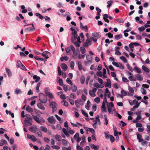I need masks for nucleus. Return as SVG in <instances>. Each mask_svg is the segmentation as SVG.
<instances>
[{"label": "nucleus", "instance_id": "nucleus-1", "mask_svg": "<svg viewBox=\"0 0 150 150\" xmlns=\"http://www.w3.org/2000/svg\"><path fill=\"white\" fill-rule=\"evenodd\" d=\"M26 118L25 119L24 122L26 123V125L30 126L32 125V118L31 117V116L28 114H26Z\"/></svg>", "mask_w": 150, "mask_h": 150}, {"label": "nucleus", "instance_id": "nucleus-2", "mask_svg": "<svg viewBox=\"0 0 150 150\" xmlns=\"http://www.w3.org/2000/svg\"><path fill=\"white\" fill-rule=\"evenodd\" d=\"M39 100L42 103H45L47 101V97L43 94L40 93L39 94Z\"/></svg>", "mask_w": 150, "mask_h": 150}, {"label": "nucleus", "instance_id": "nucleus-3", "mask_svg": "<svg viewBox=\"0 0 150 150\" xmlns=\"http://www.w3.org/2000/svg\"><path fill=\"white\" fill-rule=\"evenodd\" d=\"M34 119L38 123H41V122L44 123L45 122L44 119L42 117H40V118L36 116L33 117Z\"/></svg>", "mask_w": 150, "mask_h": 150}, {"label": "nucleus", "instance_id": "nucleus-4", "mask_svg": "<svg viewBox=\"0 0 150 150\" xmlns=\"http://www.w3.org/2000/svg\"><path fill=\"white\" fill-rule=\"evenodd\" d=\"M31 25H32V27H29L25 28V32L27 33L33 31L35 30V28L34 27L33 24L32 23Z\"/></svg>", "mask_w": 150, "mask_h": 150}, {"label": "nucleus", "instance_id": "nucleus-5", "mask_svg": "<svg viewBox=\"0 0 150 150\" xmlns=\"http://www.w3.org/2000/svg\"><path fill=\"white\" fill-rule=\"evenodd\" d=\"M57 106L56 103L54 101L51 102L50 104V107L52 109V112H54V110L55 111L57 110L56 108Z\"/></svg>", "mask_w": 150, "mask_h": 150}, {"label": "nucleus", "instance_id": "nucleus-6", "mask_svg": "<svg viewBox=\"0 0 150 150\" xmlns=\"http://www.w3.org/2000/svg\"><path fill=\"white\" fill-rule=\"evenodd\" d=\"M50 52L48 51H45L43 52L42 54V55L45 57V59H48V56L50 55Z\"/></svg>", "mask_w": 150, "mask_h": 150}, {"label": "nucleus", "instance_id": "nucleus-7", "mask_svg": "<svg viewBox=\"0 0 150 150\" xmlns=\"http://www.w3.org/2000/svg\"><path fill=\"white\" fill-rule=\"evenodd\" d=\"M47 120L48 122L50 123H55L56 120L53 116L48 117Z\"/></svg>", "mask_w": 150, "mask_h": 150}, {"label": "nucleus", "instance_id": "nucleus-8", "mask_svg": "<svg viewBox=\"0 0 150 150\" xmlns=\"http://www.w3.org/2000/svg\"><path fill=\"white\" fill-rule=\"evenodd\" d=\"M86 59L88 61L90 64H91L92 63V61L93 60V57L90 54H88L86 56Z\"/></svg>", "mask_w": 150, "mask_h": 150}, {"label": "nucleus", "instance_id": "nucleus-9", "mask_svg": "<svg viewBox=\"0 0 150 150\" xmlns=\"http://www.w3.org/2000/svg\"><path fill=\"white\" fill-rule=\"evenodd\" d=\"M80 28H81L82 30L85 29L84 31L85 32H87L88 31V28L87 25H86L84 26L81 22H80Z\"/></svg>", "mask_w": 150, "mask_h": 150}, {"label": "nucleus", "instance_id": "nucleus-10", "mask_svg": "<svg viewBox=\"0 0 150 150\" xmlns=\"http://www.w3.org/2000/svg\"><path fill=\"white\" fill-rule=\"evenodd\" d=\"M135 76L137 79V80L139 81H142L143 79V77L139 74H136L135 75Z\"/></svg>", "mask_w": 150, "mask_h": 150}, {"label": "nucleus", "instance_id": "nucleus-11", "mask_svg": "<svg viewBox=\"0 0 150 150\" xmlns=\"http://www.w3.org/2000/svg\"><path fill=\"white\" fill-rule=\"evenodd\" d=\"M90 147L92 149H93L94 150H98L99 148V146H95L93 144H92L90 145Z\"/></svg>", "mask_w": 150, "mask_h": 150}, {"label": "nucleus", "instance_id": "nucleus-12", "mask_svg": "<svg viewBox=\"0 0 150 150\" xmlns=\"http://www.w3.org/2000/svg\"><path fill=\"white\" fill-rule=\"evenodd\" d=\"M61 68L64 71H66L67 69V66L65 64L62 63L61 64Z\"/></svg>", "mask_w": 150, "mask_h": 150}, {"label": "nucleus", "instance_id": "nucleus-13", "mask_svg": "<svg viewBox=\"0 0 150 150\" xmlns=\"http://www.w3.org/2000/svg\"><path fill=\"white\" fill-rule=\"evenodd\" d=\"M37 105L38 107L40 109L44 110H45V107L43 106V105L41 103H38L37 104Z\"/></svg>", "mask_w": 150, "mask_h": 150}, {"label": "nucleus", "instance_id": "nucleus-14", "mask_svg": "<svg viewBox=\"0 0 150 150\" xmlns=\"http://www.w3.org/2000/svg\"><path fill=\"white\" fill-rule=\"evenodd\" d=\"M71 46H73L72 45H70V46H69V47H67L65 48V50L66 52L67 53H69L71 52V51H72V49L71 48Z\"/></svg>", "mask_w": 150, "mask_h": 150}, {"label": "nucleus", "instance_id": "nucleus-15", "mask_svg": "<svg viewBox=\"0 0 150 150\" xmlns=\"http://www.w3.org/2000/svg\"><path fill=\"white\" fill-rule=\"evenodd\" d=\"M99 33H94L92 34V35L94 37L97 38H100L101 35H100Z\"/></svg>", "mask_w": 150, "mask_h": 150}, {"label": "nucleus", "instance_id": "nucleus-16", "mask_svg": "<svg viewBox=\"0 0 150 150\" xmlns=\"http://www.w3.org/2000/svg\"><path fill=\"white\" fill-rule=\"evenodd\" d=\"M34 79H35V82H37L39 81L40 79V78L39 76H38L36 75H34L33 77Z\"/></svg>", "mask_w": 150, "mask_h": 150}, {"label": "nucleus", "instance_id": "nucleus-17", "mask_svg": "<svg viewBox=\"0 0 150 150\" xmlns=\"http://www.w3.org/2000/svg\"><path fill=\"white\" fill-rule=\"evenodd\" d=\"M78 66L79 68V69L80 71L82 70V65L81 62L79 61L78 62Z\"/></svg>", "mask_w": 150, "mask_h": 150}, {"label": "nucleus", "instance_id": "nucleus-18", "mask_svg": "<svg viewBox=\"0 0 150 150\" xmlns=\"http://www.w3.org/2000/svg\"><path fill=\"white\" fill-rule=\"evenodd\" d=\"M128 78L130 81H135L137 80L136 78V77H134L133 75L129 76Z\"/></svg>", "mask_w": 150, "mask_h": 150}, {"label": "nucleus", "instance_id": "nucleus-19", "mask_svg": "<svg viewBox=\"0 0 150 150\" xmlns=\"http://www.w3.org/2000/svg\"><path fill=\"white\" fill-rule=\"evenodd\" d=\"M26 110L28 112H33V109L29 106H27L26 107Z\"/></svg>", "mask_w": 150, "mask_h": 150}, {"label": "nucleus", "instance_id": "nucleus-20", "mask_svg": "<svg viewBox=\"0 0 150 150\" xmlns=\"http://www.w3.org/2000/svg\"><path fill=\"white\" fill-rule=\"evenodd\" d=\"M40 129L42 131L45 133L47 131V129L45 127L42 126L40 127Z\"/></svg>", "mask_w": 150, "mask_h": 150}, {"label": "nucleus", "instance_id": "nucleus-21", "mask_svg": "<svg viewBox=\"0 0 150 150\" xmlns=\"http://www.w3.org/2000/svg\"><path fill=\"white\" fill-rule=\"evenodd\" d=\"M34 58L35 59H36L38 60L43 61L44 62H45L46 61V59H45L39 58L37 56H35L34 57Z\"/></svg>", "mask_w": 150, "mask_h": 150}, {"label": "nucleus", "instance_id": "nucleus-22", "mask_svg": "<svg viewBox=\"0 0 150 150\" xmlns=\"http://www.w3.org/2000/svg\"><path fill=\"white\" fill-rule=\"evenodd\" d=\"M6 70L7 74L9 76H11L12 75V73L10 70L8 68H6Z\"/></svg>", "mask_w": 150, "mask_h": 150}, {"label": "nucleus", "instance_id": "nucleus-23", "mask_svg": "<svg viewBox=\"0 0 150 150\" xmlns=\"http://www.w3.org/2000/svg\"><path fill=\"white\" fill-rule=\"evenodd\" d=\"M142 69L144 70V71L146 72H149V69L147 68L144 65H143L142 67Z\"/></svg>", "mask_w": 150, "mask_h": 150}, {"label": "nucleus", "instance_id": "nucleus-24", "mask_svg": "<svg viewBox=\"0 0 150 150\" xmlns=\"http://www.w3.org/2000/svg\"><path fill=\"white\" fill-rule=\"evenodd\" d=\"M80 49L81 53L82 54L85 53L86 52V49L83 47H81L80 48Z\"/></svg>", "mask_w": 150, "mask_h": 150}, {"label": "nucleus", "instance_id": "nucleus-25", "mask_svg": "<svg viewBox=\"0 0 150 150\" xmlns=\"http://www.w3.org/2000/svg\"><path fill=\"white\" fill-rule=\"evenodd\" d=\"M116 21L117 22L120 23H123L124 22V20L122 18H119L115 19Z\"/></svg>", "mask_w": 150, "mask_h": 150}, {"label": "nucleus", "instance_id": "nucleus-26", "mask_svg": "<svg viewBox=\"0 0 150 150\" xmlns=\"http://www.w3.org/2000/svg\"><path fill=\"white\" fill-rule=\"evenodd\" d=\"M87 105L85 106L87 110H89V108L90 107L91 103L89 100H88L87 102Z\"/></svg>", "mask_w": 150, "mask_h": 150}, {"label": "nucleus", "instance_id": "nucleus-27", "mask_svg": "<svg viewBox=\"0 0 150 150\" xmlns=\"http://www.w3.org/2000/svg\"><path fill=\"white\" fill-rule=\"evenodd\" d=\"M62 103L64 105L67 107L68 106V103L67 101L64 100H62Z\"/></svg>", "mask_w": 150, "mask_h": 150}, {"label": "nucleus", "instance_id": "nucleus-28", "mask_svg": "<svg viewBox=\"0 0 150 150\" xmlns=\"http://www.w3.org/2000/svg\"><path fill=\"white\" fill-rule=\"evenodd\" d=\"M75 101L77 102L78 104H79L81 105H83V102L82 100L81 99H79L77 100H76Z\"/></svg>", "mask_w": 150, "mask_h": 150}, {"label": "nucleus", "instance_id": "nucleus-29", "mask_svg": "<svg viewBox=\"0 0 150 150\" xmlns=\"http://www.w3.org/2000/svg\"><path fill=\"white\" fill-rule=\"evenodd\" d=\"M71 123L72 126H73L74 127H79V126H78L77 124L78 125H80V126H82V125L81 124L79 123V122H77L76 124H74L73 123L71 122Z\"/></svg>", "mask_w": 150, "mask_h": 150}, {"label": "nucleus", "instance_id": "nucleus-30", "mask_svg": "<svg viewBox=\"0 0 150 150\" xmlns=\"http://www.w3.org/2000/svg\"><path fill=\"white\" fill-rule=\"evenodd\" d=\"M135 70L136 71V72L138 73H142V71L141 70L138 68L137 67H135L134 68Z\"/></svg>", "mask_w": 150, "mask_h": 150}, {"label": "nucleus", "instance_id": "nucleus-31", "mask_svg": "<svg viewBox=\"0 0 150 150\" xmlns=\"http://www.w3.org/2000/svg\"><path fill=\"white\" fill-rule=\"evenodd\" d=\"M67 61L68 60V58L67 56L62 57L60 58V60L61 61H63L64 60Z\"/></svg>", "mask_w": 150, "mask_h": 150}, {"label": "nucleus", "instance_id": "nucleus-32", "mask_svg": "<svg viewBox=\"0 0 150 150\" xmlns=\"http://www.w3.org/2000/svg\"><path fill=\"white\" fill-rule=\"evenodd\" d=\"M70 66L72 69H74V61H71L70 63Z\"/></svg>", "mask_w": 150, "mask_h": 150}, {"label": "nucleus", "instance_id": "nucleus-33", "mask_svg": "<svg viewBox=\"0 0 150 150\" xmlns=\"http://www.w3.org/2000/svg\"><path fill=\"white\" fill-rule=\"evenodd\" d=\"M122 37V35H116L115 36V38L117 40H118Z\"/></svg>", "mask_w": 150, "mask_h": 150}, {"label": "nucleus", "instance_id": "nucleus-34", "mask_svg": "<svg viewBox=\"0 0 150 150\" xmlns=\"http://www.w3.org/2000/svg\"><path fill=\"white\" fill-rule=\"evenodd\" d=\"M62 142L64 146H66L67 144V142L65 139H62Z\"/></svg>", "mask_w": 150, "mask_h": 150}, {"label": "nucleus", "instance_id": "nucleus-35", "mask_svg": "<svg viewBox=\"0 0 150 150\" xmlns=\"http://www.w3.org/2000/svg\"><path fill=\"white\" fill-rule=\"evenodd\" d=\"M120 59L122 60V61H123V62L125 63H126L127 62V60L126 58L124 56H121L120 57Z\"/></svg>", "mask_w": 150, "mask_h": 150}, {"label": "nucleus", "instance_id": "nucleus-36", "mask_svg": "<svg viewBox=\"0 0 150 150\" xmlns=\"http://www.w3.org/2000/svg\"><path fill=\"white\" fill-rule=\"evenodd\" d=\"M22 64L20 61L18 60L17 61L16 67L17 68L20 67L21 65Z\"/></svg>", "mask_w": 150, "mask_h": 150}, {"label": "nucleus", "instance_id": "nucleus-37", "mask_svg": "<svg viewBox=\"0 0 150 150\" xmlns=\"http://www.w3.org/2000/svg\"><path fill=\"white\" fill-rule=\"evenodd\" d=\"M141 91L143 94L145 95L146 94V90L144 88H142L141 89Z\"/></svg>", "mask_w": 150, "mask_h": 150}, {"label": "nucleus", "instance_id": "nucleus-38", "mask_svg": "<svg viewBox=\"0 0 150 150\" xmlns=\"http://www.w3.org/2000/svg\"><path fill=\"white\" fill-rule=\"evenodd\" d=\"M95 102H96L97 103H98L100 102V100L99 98V97H97L95 98L94 100Z\"/></svg>", "mask_w": 150, "mask_h": 150}, {"label": "nucleus", "instance_id": "nucleus-39", "mask_svg": "<svg viewBox=\"0 0 150 150\" xmlns=\"http://www.w3.org/2000/svg\"><path fill=\"white\" fill-rule=\"evenodd\" d=\"M29 130L32 132L35 133V130L34 129V128L33 127H30L29 128Z\"/></svg>", "mask_w": 150, "mask_h": 150}, {"label": "nucleus", "instance_id": "nucleus-40", "mask_svg": "<svg viewBox=\"0 0 150 150\" xmlns=\"http://www.w3.org/2000/svg\"><path fill=\"white\" fill-rule=\"evenodd\" d=\"M51 147L53 149H56L57 150H59L60 148L59 146L57 145L52 146Z\"/></svg>", "mask_w": 150, "mask_h": 150}, {"label": "nucleus", "instance_id": "nucleus-41", "mask_svg": "<svg viewBox=\"0 0 150 150\" xmlns=\"http://www.w3.org/2000/svg\"><path fill=\"white\" fill-rule=\"evenodd\" d=\"M60 136L59 135L56 134L55 135V138L57 141H60Z\"/></svg>", "mask_w": 150, "mask_h": 150}, {"label": "nucleus", "instance_id": "nucleus-42", "mask_svg": "<svg viewBox=\"0 0 150 150\" xmlns=\"http://www.w3.org/2000/svg\"><path fill=\"white\" fill-rule=\"evenodd\" d=\"M112 2H113L112 1L110 0V1H108L107 2V4H108V5L107 6V7L108 8H109L111 6L112 4Z\"/></svg>", "mask_w": 150, "mask_h": 150}, {"label": "nucleus", "instance_id": "nucleus-43", "mask_svg": "<svg viewBox=\"0 0 150 150\" xmlns=\"http://www.w3.org/2000/svg\"><path fill=\"white\" fill-rule=\"evenodd\" d=\"M71 48L72 49V51L73 52V55H77V54L76 52L75 51V49L74 46H71Z\"/></svg>", "mask_w": 150, "mask_h": 150}, {"label": "nucleus", "instance_id": "nucleus-44", "mask_svg": "<svg viewBox=\"0 0 150 150\" xmlns=\"http://www.w3.org/2000/svg\"><path fill=\"white\" fill-rule=\"evenodd\" d=\"M107 106L108 109V111L109 113H110L111 112L112 108L110 107V105H109V104H107Z\"/></svg>", "mask_w": 150, "mask_h": 150}, {"label": "nucleus", "instance_id": "nucleus-45", "mask_svg": "<svg viewBox=\"0 0 150 150\" xmlns=\"http://www.w3.org/2000/svg\"><path fill=\"white\" fill-rule=\"evenodd\" d=\"M72 42L75 45V46L77 47H80V43H79V42H74L72 41Z\"/></svg>", "mask_w": 150, "mask_h": 150}, {"label": "nucleus", "instance_id": "nucleus-46", "mask_svg": "<svg viewBox=\"0 0 150 150\" xmlns=\"http://www.w3.org/2000/svg\"><path fill=\"white\" fill-rule=\"evenodd\" d=\"M92 110L95 111L97 109V106L95 104L93 105L92 107Z\"/></svg>", "mask_w": 150, "mask_h": 150}, {"label": "nucleus", "instance_id": "nucleus-47", "mask_svg": "<svg viewBox=\"0 0 150 150\" xmlns=\"http://www.w3.org/2000/svg\"><path fill=\"white\" fill-rule=\"evenodd\" d=\"M82 113L83 115L85 117H88V115L87 113H86L84 110H81Z\"/></svg>", "mask_w": 150, "mask_h": 150}, {"label": "nucleus", "instance_id": "nucleus-48", "mask_svg": "<svg viewBox=\"0 0 150 150\" xmlns=\"http://www.w3.org/2000/svg\"><path fill=\"white\" fill-rule=\"evenodd\" d=\"M46 95L50 98L52 99L54 98V96L52 94L50 93H48Z\"/></svg>", "mask_w": 150, "mask_h": 150}, {"label": "nucleus", "instance_id": "nucleus-49", "mask_svg": "<svg viewBox=\"0 0 150 150\" xmlns=\"http://www.w3.org/2000/svg\"><path fill=\"white\" fill-rule=\"evenodd\" d=\"M121 93L123 96H126L127 95V92L123 89L121 90Z\"/></svg>", "mask_w": 150, "mask_h": 150}, {"label": "nucleus", "instance_id": "nucleus-50", "mask_svg": "<svg viewBox=\"0 0 150 150\" xmlns=\"http://www.w3.org/2000/svg\"><path fill=\"white\" fill-rule=\"evenodd\" d=\"M110 139L111 143H112L115 141V138L112 135H110Z\"/></svg>", "mask_w": 150, "mask_h": 150}, {"label": "nucleus", "instance_id": "nucleus-51", "mask_svg": "<svg viewBox=\"0 0 150 150\" xmlns=\"http://www.w3.org/2000/svg\"><path fill=\"white\" fill-rule=\"evenodd\" d=\"M36 16L38 17L39 18L41 19H42L43 18V17L39 13H36L35 14Z\"/></svg>", "mask_w": 150, "mask_h": 150}, {"label": "nucleus", "instance_id": "nucleus-52", "mask_svg": "<svg viewBox=\"0 0 150 150\" xmlns=\"http://www.w3.org/2000/svg\"><path fill=\"white\" fill-rule=\"evenodd\" d=\"M77 88L76 86L74 85L73 87L71 88L72 91L74 92H75L76 91Z\"/></svg>", "mask_w": 150, "mask_h": 150}, {"label": "nucleus", "instance_id": "nucleus-53", "mask_svg": "<svg viewBox=\"0 0 150 150\" xmlns=\"http://www.w3.org/2000/svg\"><path fill=\"white\" fill-rule=\"evenodd\" d=\"M127 66L128 69L130 71H133L132 68L130 66L129 64H127Z\"/></svg>", "mask_w": 150, "mask_h": 150}, {"label": "nucleus", "instance_id": "nucleus-54", "mask_svg": "<svg viewBox=\"0 0 150 150\" xmlns=\"http://www.w3.org/2000/svg\"><path fill=\"white\" fill-rule=\"evenodd\" d=\"M86 42L89 45H91L92 44V42L91 41V40L89 39H87L86 40Z\"/></svg>", "mask_w": 150, "mask_h": 150}, {"label": "nucleus", "instance_id": "nucleus-55", "mask_svg": "<svg viewBox=\"0 0 150 150\" xmlns=\"http://www.w3.org/2000/svg\"><path fill=\"white\" fill-rule=\"evenodd\" d=\"M122 80L123 81L125 82H128L129 81L127 78L124 76L122 77Z\"/></svg>", "mask_w": 150, "mask_h": 150}, {"label": "nucleus", "instance_id": "nucleus-56", "mask_svg": "<svg viewBox=\"0 0 150 150\" xmlns=\"http://www.w3.org/2000/svg\"><path fill=\"white\" fill-rule=\"evenodd\" d=\"M89 94L92 97H95L96 96L95 93H94L93 92L92 93L91 90L89 91Z\"/></svg>", "mask_w": 150, "mask_h": 150}, {"label": "nucleus", "instance_id": "nucleus-57", "mask_svg": "<svg viewBox=\"0 0 150 150\" xmlns=\"http://www.w3.org/2000/svg\"><path fill=\"white\" fill-rule=\"evenodd\" d=\"M145 29V28L144 26H141L138 28V30L141 32H142Z\"/></svg>", "mask_w": 150, "mask_h": 150}, {"label": "nucleus", "instance_id": "nucleus-58", "mask_svg": "<svg viewBox=\"0 0 150 150\" xmlns=\"http://www.w3.org/2000/svg\"><path fill=\"white\" fill-rule=\"evenodd\" d=\"M68 85L65 86L64 85H63V88L64 90L65 91L67 92L68 90Z\"/></svg>", "mask_w": 150, "mask_h": 150}, {"label": "nucleus", "instance_id": "nucleus-59", "mask_svg": "<svg viewBox=\"0 0 150 150\" xmlns=\"http://www.w3.org/2000/svg\"><path fill=\"white\" fill-rule=\"evenodd\" d=\"M142 126V124L140 122L137 123V124H136V127H137L140 128V127H141Z\"/></svg>", "mask_w": 150, "mask_h": 150}, {"label": "nucleus", "instance_id": "nucleus-60", "mask_svg": "<svg viewBox=\"0 0 150 150\" xmlns=\"http://www.w3.org/2000/svg\"><path fill=\"white\" fill-rule=\"evenodd\" d=\"M88 129H89V131H90L91 133L93 134H94L95 133V132L93 129L91 128H88Z\"/></svg>", "mask_w": 150, "mask_h": 150}, {"label": "nucleus", "instance_id": "nucleus-61", "mask_svg": "<svg viewBox=\"0 0 150 150\" xmlns=\"http://www.w3.org/2000/svg\"><path fill=\"white\" fill-rule=\"evenodd\" d=\"M85 56V54L82 55L79 54L78 55V58L79 59H81L84 58Z\"/></svg>", "mask_w": 150, "mask_h": 150}, {"label": "nucleus", "instance_id": "nucleus-62", "mask_svg": "<svg viewBox=\"0 0 150 150\" xmlns=\"http://www.w3.org/2000/svg\"><path fill=\"white\" fill-rule=\"evenodd\" d=\"M15 92L17 94H18L21 93V92L20 89H18V88H17L16 90L15 91Z\"/></svg>", "mask_w": 150, "mask_h": 150}, {"label": "nucleus", "instance_id": "nucleus-63", "mask_svg": "<svg viewBox=\"0 0 150 150\" xmlns=\"http://www.w3.org/2000/svg\"><path fill=\"white\" fill-rule=\"evenodd\" d=\"M66 81H67V82L69 84H71V85H72V81L70 80L69 78H67L66 80Z\"/></svg>", "mask_w": 150, "mask_h": 150}, {"label": "nucleus", "instance_id": "nucleus-64", "mask_svg": "<svg viewBox=\"0 0 150 150\" xmlns=\"http://www.w3.org/2000/svg\"><path fill=\"white\" fill-rule=\"evenodd\" d=\"M93 86L94 87H96L98 88H100V85L97 83H94Z\"/></svg>", "mask_w": 150, "mask_h": 150}]
</instances>
